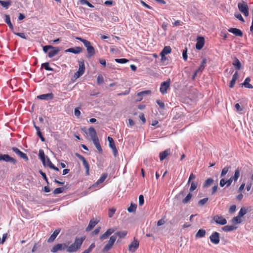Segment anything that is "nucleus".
Segmentation results:
<instances>
[{"label":"nucleus","mask_w":253,"mask_h":253,"mask_svg":"<svg viewBox=\"0 0 253 253\" xmlns=\"http://www.w3.org/2000/svg\"><path fill=\"white\" fill-rule=\"evenodd\" d=\"M84 240V238L83 237L76 238L74 243L67 248V252L69 253L77 252L79 249L81 248Z\"/></svg>","instance_id":"nucleus-1"},{"label":"nucleus","mask_w":253,"mask_h":253,"mask_svg":"<svg viewBox=\"0 0 253 253\" xmlns=\"http://www.w3.org/2000/svg\"><path fill=\"white\" fill-rule=\"evenodd\" d=\"M238 8L239 11L242 12L245 16H248L249 14V7L247 3L242 1L238 3Z\"/></svg>","instance_id":"nucleus-2"},{"label":"nucleus","mask_w":253,"mask_h":253,"mask_svg":"<svg viewBox=\"0 0 253 253\" xmlns=\"http://www.w3.org/2000/svg\"><path fill=\"white\" fill-rule=\"evenodd\" d=\"M79 68L78 71L77 72H76L74 75V78H75V80L77 79L81 76H82L84 72L85 66L84 62L83 61H79Z\"/></svg>","instance_id":"nucleus-3"},{"label":"nucleus","mask_w":253,"mask_h":253,"mask_svg":"<svg viewBox=\"0 0 253 253\" xmlns=\"http://www.w3.org/2000/svg\"><path fill=\"white\" fill-rule=\"evenodd\" d=\"M84 44L86 48L87 52V57H90L95 54V50L94 47L91 45L90 42L88 41H84Z\"/></svg>","instance_id":"nucleus-4"},{"label":"nucleus","mask_w":253,"mask_h":253,"mask_svg":"<svg viewBox=\"0 0 253 253\" xmlns=\"http://www.w3.org/2000/svg\"><path fill=\"white\" fill-rule=\"evenodd\" d=\"M116 240V235L111 236L108 243L104 246L102 251L104 253L108 251L112 247Z\"/></svg>","instance_id":"nucleus-5"},{"label":"nucleus","mask_w":253,"mask_h":253,"mask_svg":"<svg viewBox=\"0 0 253 253\" xmlns=\"http://www.w3.org/2000/svg\"><path fill=\"white\" fill-rule=\"evenodd\" d=\"M4 161L6 162H10L13 164L16 163V160L12 157L9 156L8 154H0V161Z\"/></svg>","instance_id":"nucleus-6"},{"label":"nucleus","mask_w":253,"mask_h":253,"mask_svg":"<svg viewBox=\"0 0 253 253\" xmlns=\"http://www.w3.org/2000/svg\"><path fill=\"white\" fill-rule=\"evenodd\" d=\"M213 220L217 224L225 225L227 223V220L221 215H216L213 217Z\"/></svg>","instance_id":"nucleus-7"},{"label":"nucleus","mask_w":253,"mask_h":253,"mask_svg":"<svg viewBox=\"0 0 253 253\" xmlns=\"http://www.w3.org/2000/svg\"><path fill=\"white\" fill-rule=\"evenodd\" d=\"M139 245V242L136 239H135L134 238L133 241L129 245V247H128L129 251L132 253H134L136 251V250L138 248Z\"/></svg>","instance_id":"nucleus-8"},{"label":"nucleus","mask_w":253,"mask_h":253,"mask_svg":"<svg viewBox=\"0 0 253 253\" xmlns=\"http://www.w3.org/2000/svg\"><path fill=\"white\" fill-rule=\"evenodd\" d=\"M211 243L217 245L219 243V234L217 232H214L210 237Z\"/></svg>","instance_id":"nucleus-9"},{"label":"nucleus","mask_w":253,"mask_h":253,"mask_svg":"<svg viewBox=\"0 0 253 253\" xmlns=\"http://www.w3.org/2000/svg\"><path fill=\"white\" fill-rule=\"evenodd\" d=\"M107 139L109 141V147L112 149L114 155L116 156L118 154V151L116 147L113 139L112 137L108 136Z\"/></svg>","instance_id":"nucleus-10"},{"label":"nucleus","mask_w":253,"mask_h":253,"mask_svg":"<svg viewBox=\"0 0 253 253\" xmlns=\"http://www.w3.org/2000/svg\"><path fill=\"white\" fill-rule=\"evenodd\" d=\"M170 85V81H167L162 83L160 86V91L162 94H165L167 89L169 88Z\"/></svg>","instance_id":"nucleus-11"},{"label":"nucleus","mask_w":253,"mask_h":253,"mask_svg":"<svg viewBox=\"0 0 253 253\" xmlns=\"http://www.w3.org/2000/svg\"><path fill=\"white\" fill-rule=\"evenodd\" d=\"M13 151L16 154L21 158L25 160V161L28 160V158L26 154L20 151L18 148L16 147L12 148Z\"/></svg>","instance_id":"nucleus-12"},{"label":"nucleus","mask_w":253,"mask_h":253,"mask_svg":"<svg viewBox=\"0 0 253 253\" xmlns=\"http://www.w3.org/2000/svg\"><path fill=\"white\" fill-rule=\"evenodd\" d=\"M204 43V38L202 37H198L197 39V43L196 44V48L198 50L201 49L203 47Z\"/></svg>","instance_id":"nucleus-13"},{"label":"nucleus","mask_w":253,"mask_h":253,"mask_svg":"<svg viewBox=\"0 0 253 253\" xmlns=\"http://www.w3.org/2000/svg\"><path fill=\"white\" fill-rule=\"evenodd\" d=\"M53 94L52 93H49L46 94H43L40 95H38L37 98L40 99L41 100H50L53 99Z\"/></svg>","instance_id":"nucleus-14"},{"label":"nucleus","mask_w":253,"mask_h":253,"mask_svg":"<svg viewBox=\"0 0 253 253\" xmlns=\"http://www.w3.org/2000/svg\"><path fill=\"white\" fill-rule=\"evenodd\" d=\"M115 231V230L113 228H110L108 229L103 235L100 237L101 240H103L107 239L110 235L113 233Z\"/></svg>","instance_id":"nucleus-15"},{"label":"nucleus","mask_w":253,"mask_h":253,"mask_svg":"<svg viewBox=\"0 0 253 253\" xmlns=\"http://www.w3.org/2000/svg\"><path fill=\"white\" fill-rule=\"evenodd\" d=\"M228 31L236 36L242 37L243 33L241 30L235 28H231L228 29Z\"/></svg>","instance_id":"nucleus-16"},{"label":"nucleus","mask_w":253,"mask_h":253,"mask_svg":"<svg viewBox=\"0 0 253 253\" xmlns=\"http://www.w3.org/2000/svg\"><path fill=\"white\" fill-rule=\"evenodd\" d=\"M59 50L60 49L59 47H54L52 46V47L50 48V50L48 52V55L50 58L52 57L57 54Z\"/></svg>","instance_id":"nucleus-17"},{"label":"nucleus","mask_w":253,"mask_h":253,"mask_svg":"<svg viewBox=\"0 0 253 253\" xmlns=\"http://www.w3.org/2000/svg\"><path fill=\"white\" fill-rule=\"evenodd\" d=\"M170 154V149H168L165 151L160 153V160L162 161L167 158L168 156Z\"/></svg>","instance_id":"nucleus-18"},{"label":"nucleus","mask_w":253,"mask_h":253,"mask_svg":"<svg viewBox=\"0 0 253 253\" xmlns=\"http://www.w3.org/2000/svg\"><path fill=\"white\" fill-rule=\"evenodd\" d=\"M60 230L59 229H56L53 234L50 236L48 238L47 242L49 243L53 242L55 238L57 237V235L59 234Z\"/></svg>","instance_id":"nucleus-19"},{"label":"nucleus","mask_w":253,"mask_h":253,"mask_svg":"<svg viewBox=\"0 0 253 253\" xmlns=\"http://www.w3.org/2000/svg\"><path fill=\"white\" fill-rule=\"evenodd\" d=\"M82 51V48L80 47H75L74 48H70L67 50H66L65 51L67 52H72L75 54H78L80 52H81Z\"/></svg>","instance_id":"nucleus-20"},{"label":"nucleus","mask_w":253,"mask_h":253,"mask_svg":"<svg viewBox=\"0 0 253 253\" xmlns=\"http://www.w3.org/2000/svg\"><path fill=\"white\" fill-rule=\"evenodd\" d=\"M88 134L91 137L92 140H94V139L97 138V136L96 134V132L95 130V129L92 127H90L88 129Z\"/></svg>","instance_id":"nucleus-21"},{"label":"nucleus","mask_w":253,"mask_h":253,"mask_svg":"<svg viewBox=\"0 0 253 253\" xmlns=\"http://www.w3.org/2000/svg\"><path fill=\"white\" fill-rule=\"evenodd\" d=\"M107 176H108V174L106 173H103L102 174V175L101 176V177H100V178L96 182V183L95 184H94L92 185V186L95 187L96 185L103 182L104 181V180H105V179L107 178Z\"/></svg>","instance_id":"nucleus-22"},{"label":"nucleus","mask_w":253,"mask_h":253,"mask_svg":"<svg viewBox=\"0 0 253 253\" xmlns=\"http://www.w3.org/2000/svg\"><path fill=\"white\" fill-rule=\"evenodd\" d=\"M98 223L97 221H95L94 220H91L89 221V224L87 227L86 228V231H89L92 229Z\"/></svg>","instance_id":"nucleus-23"},{"label":"nucleus","mask_w":253,"mask_h":253,"mask_svg":"<svg viewBox=\"0 0 253 253\" xmlns=\"http://www.w3.org/2000/svg\"><path fill=\"white\" fill-rule=\"evenodd\" d=\"M39 156L40 159L42 160L43 165L45 166L46 165V158H45L44 152L42 150H40Z\"/></svg>","instance_id":"nucleus-24"},{"label":"nucleus","mask_w":253,"mask_h":253,"mask_svg":"<svg viewBox=\"0 0 253 253\" xmlns=\"http://www.w3.org/2000/svg\"><path fill=\"white\" fill-rule=\"evenodd\" d=\"M238 78V72H236L234 73V74L233 75L232 79L231 81H230V84H229V87L230 88H232L234 86Z\"/></svg>","instance_id":"nucleus-25"},{"label":"nucleus","mask_w":253,"mask_h":253,"mask_svg":"<svg viewBox=\"0 0 253 253\" xmlns=\"http://www.w3.org/2000/svg\"><path fill=\"white\" fill-rule=\"evenodd\" d=\"M93 143L96 148V149L98 150L99 152L101 153L102 151V148L101 147V145L99 143V141L98 138L94 139V140H92Z\"/></svg>","instance_id":"nucleus-26"},{"label":"nucleus","mask_w":253,"mask_h":253,"mask_svg":"<svg viewBox=\"0 0 253 253\" xmlns=\"http://www.w3.org/2000/svg\"><path fill=\"white\" fill-rule=\"evenodd\" d=\"M62 248V244H58L51 249V252L54 253H57L59 251H61Z\"/></svg>","instance_id":"nucleus-27"},{"label":"nucleus","mask_w":253,"mask_h":253,"mask_svg":"<svg viewBox=\"0 0 253 253\" xmlns=\"http://www.w3.org/2000/svg\"><path fill=\"white\" fill-rule=\"evenodd\" d=\"M233 65L237 70H240L241 67V62L237 58H234Z\"/></svg>","instance_id":"nucleus-28"},{"label":"nucleus","mask_w":253,"mask_h":253,"mask_svg":"<svg viewBox=\"0 0 253 253\" xmlns=\"http://www.w3.org/2000/svg\"><path fill=\"white\" fill-rule=\"evenodd\" d=\"M206 230L203 229H200L196 234V237L197 238H203L206 235Z\"/></svg>","instance_id":"nucleus-29"},{"label":"nucleus","mask_w":253,"mask_h":253,"mask_svg":"<svg viewBox=\"0 0 253 253\" xmlns=\"http://www.w3.org/2000/svg\"><path fill=\"white\" fill-rule=\"evenodd\" d=\"M251 81V79L249 78H247L244 82L243 85L245 86V87L248 88H253V86L250 84V82Z\"/></svg>","instance_id":"nucleus-30"},{"label":"nucleus","mask_w":253,"mask_h":253,"mask_svg":"<svg viewBox=\"0 0 253 253\" xmlns=\"http://www.w3.org/2000/svg\"><path fill=\"white\" fill-rule=\"evenodd\" d=\"M171 51V47L169 46H166L163 48L161 53H162L163 56H164V55H167L168 54L170 53Z\"/></svg>","instance_id":"nucleus-31"},{"label":"nucleus","mask_w":253,"mask_h":253,"mask_svg":"<svg viewBox=\"0 0 253 253\" xmlns=\"http://www.w3.org/2000/svg\"><path fill=\"white\" fill-rule=\"evenodd\" d=\"M237 228L233 225H226L222 227V230L225 232H229L233 231Z\"/></svg>","instance_id":"nucleus-32"},{"label":"nucleus","mask_w":253,"mask_h":253,"mask_svg":"<svg viewBox=\"0 0 253 253\" xmlns=\"http://www.w3.org/2000/svg\"><path fill=\"white\" fill-rule=\"evenodd\" d=\"M127 234V232L126 231H123L121 232H117L115 233L114 235H116V237H119V238H124L126 235Z\"/></svg>","instance_id":"nucleus-33"},{"label":"nucleus","mask_w":253,"mask_h":253,"mask_svg":"<svg viewBox=\"0 0 253 253\" xmlns=\"http://www.w3.org/2000/svg\"><path fill=\"white\" fill-rule=\"evenodd\" d=\"M240 170L239 169H237L235 170V173H234V175L232 177V179H233V180L234 181H236L239 176H240Z\"/></svg>","instance_id":"nucleus-34"},{"label":"nucleus","mask_w":253,"mask_h":253,"mask_svg":"<svg viewBox=\"0 0 253 253\" xmlns=\"http://www.w3.org/2000/svg\"><path fill=\"white\" fill-rule=\"evenodd\" d=\"M247 212V209H246V208L245 207H243L240 209L238 215L241 218L242 216L245 215Z\"/></svg>","instance_id":"nucleus-35"},{"label":"nucleus","mask_w":253,"mask_h":253,"mask_svg":"<svg viewBox=\"0 0 253 253\" xmlns=\"http://www.w3.org/2000/svg\"><path fill=\"white\" fill-rule=\"evenodd\" d=\"M0 4L3 7L7 9V8H8V6L10 5V1L0 0Z\"/></svg>","instance_id":"nucleus-36"},{"label":"nucleus","mask_w":253,"mask_h":253,"mask_svg":"<svg viewBox=\"0 0 253 253\" xmlns=\"http://www.w3.org/2000/svg\"><path fill=\"white\" fill-rule=\"evenodd\" d=\"M5 22L8 25L10 28L11 29H13V26L10 21V16L8 15H5Z\"/></svg>","instance_id":"nucleus-37"},{"label":"nucleus","mask_w":253,"mask_h":253,"mask_svg":"<svg viewBox=\"0 0 253 253\" xmlns=\"http://www.w3.org/2000/svg\"><path fill=\"white\" fill-rule=\"evenodd\" d=\"M206 62L207 60L206 59L203 60L200 67L197 69V70H198L199 72L202 71L204 70L206 66Z\"/></svg>","instance_id":"nucleus-38"},{"label":"nucleus","mask_w":253,"mask_h":253,"mask_svg":"<svg viewBox=\"0 0 253 253\" xmlns=\"http://www.w3.org/2000/svg\"><path fill=\"white\" fill-rule=\"evenodd\" d=\"M192 196V194H191L190 193H188V195L186 196V197L183 199L182 203L183 204H187V203H188L190 201V199H191Z\"/></svg>","instance_id":"nucleus-39"},{"label":"nucleus","mask_w":253,"mask_h":253,"mask_svg":"<svg viewBox=\"0 0 253 253\" xmlns=\"http://www.w3.org/2000/svg\"><path fill=\"white\" fill-rule=\"evenodd\" d=\"M136 205L131 204L130 206L127 209V211L129 212H134L136 210Z\"/></svg>","instance_id":"nucleus-40"},{"label":"nucleus","mask_w":253,"mask_h":253,"mask_svg":"<svg viewBox=\"0 0 253 253\" xmlns=\"http://www.w3.org/2000/svg\"><path fill=\"white\" fill-rule=\"evenodd\" d=\"M241 221H242V220H241V217H239L238 215H237L236 217H234L232 219V222L234 224H239V223H240L241 222Z\"/></svg>","instance_id":"nucleus-41"},{"label":"nucleus","mask_w":253,"mask_h":253,"mask_svg":"<svg viewBox=\"0 0 253 253\" xmlns=\"http://www.w3.org/2000/svg\"><path fill=\"white\" fill-rule=\"evenodd\" d=\"M95 247V243H92L89 247L87 249L84 251L82 253H90L92 251V249H94Z\"/></svg>","instance_id":"nucleus-42"},{"label":"nucleus","mask_w":253,"mask_h":253,"mask_svg":"<svg viewBox=\"0 0 253 253\" xmlns=\"http://www.w3.org/2000/svg\"><path fill=\"white\" fill-rule=\"evenodd\" d=\"M213 182V180L211 178L207 179L204 184V187H208L211 185Z\"/></svg>","instance_id":"nucleus-43"},{"label":"nucleus","mask_w":253,"mask_h":253,"mask_svg":"<svg viewBox=\"0 0 253 253\" xmlns=\"http://www.w3.org/2000/svg\"><path fill=\"white\" fill-rule=\"evenodd\" d=\"M115 61L118 63L124 64L127 63L128 60L125 58H116L115 59Z\"/></svg>","instance_id":"nucleus-44"},{"label":"nucleus","mask_w":253,"mask_h":253,"mask_svg":"<svg viewBox=\"0 0 253 253\" xmlns=\"http://www.w3.org/2000/svg\"><path fill=\"white\" fill-rule=\"evenodd\" d=\"M230 169V167H224L221 171L220 176L223 177L228 171L229 169Z\"/></svg>","instance_id":"nucleus-45"},{"label":"nucleus","mask_w":253,"mask_h":253,"mask_svg":"<svg viewBox=\"0 0 253 253\" xmlns=\"http://www.w3.org/2000/svg\"><path fill=\"white\" fill-rule=\"evenodd\" d=\"M234 16L235 17L238 19L239 20H240L241 21L243 22H245V20L244 19V18H243L242 16L241 15V14L240 13H239V12H236L234 14Z\"/></svg>","instance_id":"nucleus-46"},{"label":"nucleus","mask_w":253,"mask_h":253,"mask_svg":"<svg viewBox=\"0 0 253 253\" xmlns=\"http://www.w3.org/2000/svg\"><path fill=\"white\" fill-rule=\"evenodd\" d=\"M80 1L81 4H86L89 7H93V5L89 3L87 0H80Z\"/></svg>","instance_id":"nucleus-47"},{"label":"nucleus","mask_w":253,"mask_h":253,"mask_svg":"<svg viewBox=\"0 0 253 253\" xmlns=\"http://www.w3.org/2000/svg\"><path fill=\"white\" fill-rule=\"evenodd\" d=\"M197 187V183L196 182H192L191 184V187L190 188V191L192 192L195 190Z\"/></svg>","instance_id":"nucleus-48"},{"label":"nucleus","mask_w":253,"mask_h":253,"mask_svg":"<svg viewBox=\"0 0 253 253\" xmlns=\"http://www.w3.org/2000/svg\"><path fill=\"white\" fill-rule=\"evenodd\" d=\"M151 93V91L150 90H149L142 91H141V92H139V96H140V95H142L143 96H145L146 95H150Z\"/></svg>","instance_id":"nucleus-49"},{"label":"nucleus","mask_w":253,"mask_h":253,"mask_svg":"<svg viewBox=\"0 0 253 253\" xmlns=\"http://www.w3.org/2000/svg\"><path fill=\"white\" fill-rule=\"evenodd\" d=\"M208 201V198H204L203 199L200 200L198 202V204L200 206H203V205H204Z\"/></svg>","instance_id":"nucleus-50"},{"label":"nucleus","mask_w":253,"mask_h":253,"mask_svg":"<svg viewBox=\"0 0 253 253\" xmlns=\"http://www.w3.org/2000/svg\"><path fill=\"white\" fill-rule=\"evenodd\" d=\"M42 67L47 71H52V69L49 66V63L47 62L42 64Z\"/></svg>","instance_id":"nucleus-51"},{"label":"nucleus","mask_w":253,"mask_h":253,"mask_svg":"<svg viewBox=\"0 0 253 253\" xmlns=\"http://www.w3.org/2000/svg\"><path fill=\"white\" fill-rule=\"evenodd\" d=\"M46 164L45 166L49 167L51 169L53 168L54 165L51 163L50 160L47 157H46Z\"/></svg>","instance_id":"nucleus-52"},{"label":"nucleus","mask_w":253,"mask_h":253,"mask_svg":"<svg viewBox=\"0 0 253 253\" xmlns=\"http://www.w3.org/2000/svg\"><path fill=\"white\" fill-rule=\"evenodd\" d=\"M97 82L98 84H102L104 82L103 77L101 75H99L97 77Z\"/></svg>","instance_id":"nucleus-53"},{"label":"nucleus","mask_w":253,"mask_h":253,"mask_svg":"<svg viewBox=\"0 0 253 253\" xmlns=\"http://www.w3.org/2000/svg\"><path fill=\"white\" fill-rule=\"evenodd\" d=\"M139 92H138L135 97V100L137 102H139L141 101L143 98V96L142 95L139 96Z\"/></svg>","instance_id":"nucleus-54"},{"label":"nucleus","mask_w":253,"mask_h":253,"mask_svg":"<svg viewBox=\"0 0 253 253\" xmlns=\"http://www.w3.org/2000/svg\"><path fill=\"white\" fill-rule=\"evenodd\" d=\"M115 211H116V210L115 209L112 208V209H110L109 211V212H108L109 217H112L114 215Z\"/></svg>","instance_id":"nucleus-55"},{"label":"nucleus","mask_w":253,"mask_h":253,"mask_svg":"<svg viewBox=\"0 0 253 253\" xmlns=\"http://www.w3.org/2000/svg\"><path fill=\"white\" fill-rule=\"evenodd\" d=\"M187 49L186 48H185V49L183 50V52H182L183 58L185 61H186L187 60V58H188L187 55Z\"/></svg>","instance_id":"nucleus-56"},{"label":"nucleus","mask_w":253,"mask_h":253,"mask_svg":"<svg viewBox=\"0 0 253 253\" xmlns=\"http://www.w3.org/2000/svg\"><path fill=\"white\" fill-rule=\"evenodd\" d=\"M144 204V197L142 195H140L139 196V205L140 206L143 205Z\"/></svg>","instance_id":"nucleus-57"},{"label":"nucleus","mask_w":253,"mask_h":253,"mask_svg":"<svg viewBox=\"0 0 253 253\" xmlns=\"http://www.w3.org/2000/svg\"><path fill=\"white\" fill-rule=\"evenodd\" d=\"M52 47V46L51 45H46L43 47V51L45 53H47L48 52V50L50 49V48Z\"/></svg>","instance_id":"nucleus-58"},{"label":"nucleus","mask_w":253,"mask_h":253,"mask_svg":"<svg viewBox=\"0 0 253 253\" xmlns=\"http://www.w3.org/2000/svg\"><path fill=\"white\" fill-rule=\"evenodd\" d=\"M196 178V175H194L193 173H191V174L189 176V179H188V182H187V184H189L190 183V181L192 180H193L194 179H195Z\"/></svg>","instance_id":"nucleus-59"},{"label":"nucleus","mask_w":253,"mask_h":253,"mask_svg":"<svg viewBox=\"0 0 253 253\" xmlns=\"http://www.w3.org/2000/svg\"><path fill=\"white\" fill-rule=\"evenodd\" d=\"M14 34L15 35H16L17 36L21 37L22 39H26V37L25 36V35L23 33H14Z\"/></svg>","instance_id":"nucleus-60"},{"label":"nucleus","mask_w":253,"mask_h":253,"mask_svg":"<svg viewBox=\"0 0 253 253\" xmlns=\"http://www.w3.org/2000/svg\"><path fill=\"white\" fill-rule=\"evenodd\" d=\"M39 172L40 173V174L42 175V176L43 178L46 181V182L48 184V180H47V177H46V174L44 172H43L42 171V170H40L39 171Z\"/></svg>","instance_id":"nucleus-61"},{"label":"nucleus","mask_w":253,"mask_h":253,"mask_svg":"<svg viewBox=\"0 0 253 253\" xmlns=\"http://www.w3.org/2000/svg\"><path fill=\"white\" fill-rule=\"evenodd\" d=\"M62 188H57L54 190L53 193L55 194L61 193L62 192Z\"/></svg>","instance_id":"nucleus-62"},{"label":"nucleus","mask_w":253,"mask_h":253,"mask_svg":"<svg viewBox=\"0 0 253 253\" xmlns=\"http://www.w3.org/2000/svg\"><path fill=\"white\" fill-rule=\"evenodd\" d=\"M7 233L3 234L2 235V239L1 240L0 239V244H3L5 242L6 239L7 238Z\"/></svg>","instance_id":"nucleus-63"},{"label":"nucleus","mask_w":253,"mask_h":253,"mask_svg":"<svg viewBox=\"0 0 253 253\" xmlns=\"http://www.w3.org/2000/svg\"><path fill=\"white\" fill-rule=\"evenodd\" d=\"M140 119L142 121L143 124H145L146 122V119L143 114L141 113L139 115Z\"/></svg>","instance_id":"nucleus-64"}]
</instances>
